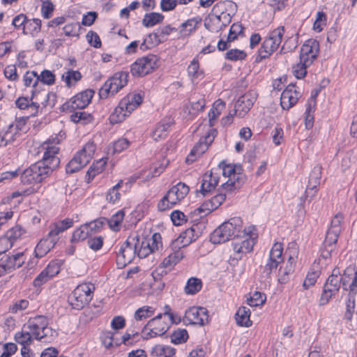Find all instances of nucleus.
<instances>
[{"label":"nucleus","mask_w":357,"mask_h":357,"mask_svg":"<svg viewBox=\"0 0 357 357\" xmlns=\"http://www.w3.org/2000/svg\"><path fill=\"white\" fill-rule=\"evenodd\" d=\"M296 259L289 256L284 267L281 266L278 271V282L280 284H285L289 280V275L294 271Z\"/></svg>","instance_id":"28"},{"label":"nucleus","mask_w":357,"mask_h":357,"mask_svg":"<svg viewBox=\"0 0 357 357\" xmlns=\"http://www.w3.org/2000/svg\"><path fill=\"white\" fill-rule=\"evenodd\" d=\"M173 123L174 121L171 117H166L161 120L152 132V137L154 140L158 141L166 137L169 129Z\"/></svg>","instance_id":"25"},{"label":"nucleus","mask_w":357,"mask_h":357,"mask_svg":"<svg viewBox=\"0 0 357 357\" xmlns=\"http://www.w3.org/2000/svg\"><path fill=\"white\" fill-rule=\"evenodd\" d=\"M189 187L182 182L172 186L158 202V210L164 211L173 207L185 197L189 192Z\"/></svg>","instance_id":"6"},{"label":"nucleus","mask_w":357,"mask_h":357,"mask_svg":"<svg viewBox=\"0 0 357 357\" xmlns=\"http://www.w3.org/2000/svg\"><path fill=\"white\" fill-rule=\"evenodd\" d=\"M176 31V28L167 25L162 28H159L156 31L149 33V38L152 40V36H154L155 45H159L167 40V36L170 35L172 32Z\"/></svg>","instance_id":"29"},{"label":"nucleus","mask_w":357,"mask_h":357,"mask_svg":"<svg viewBox=\"0 0 357 357\" xmlns=\"http://www.w3.org/2000/svg\"><path fill=\"white\" fill-rule=\"evenodd\" d=\"M164 17V15L159 13H146L142 20V24L145 27H152L155 24L162 22Z\"/></svg>","instance_id":"42"},{"label":"nucleus","mask_w":357,"mask_h":357,"mask_svg":"<svg viewBox=\"0 0 357 357\" xmlns=\"http://www.w3.org/2000/svg\"><path fill=\"white\" fill-rule=\"evenodd\" d=\"M197 237L198 234L195 228L190 227L181 232L178 238L172 242V245L174 248L177 246H180L181 248H184L195 241Z\"/></svg>","instance_id":"22"},{"label":"nucleus","mask_w":357,"mask_h":357,"mask_svg":"<svg viewBox=\"0 0 357 357\" xmlns=\"http://www.w3.org/2000/svg\"><path fill=\"white\" fill-rule=\"evenodd\" d=\"M124 211L120 210L114 214L108 220L109 227L114 231L120 230V225L124 218Z\"/></svg>","instance_id":"48"},{"label":"nucleus","mask_w":357,"mask_h":357,"mask_svg":"<svg viewBox=\"0 0 357 357\" xmlns=\"http://www.w3.org/2000/svg\"><path fill=\"white\" fill-rule=\"evenodd\" d=\"M209 321L208 312L204 307L192 306L186 310L183 318V322L185 325L204 326Z\"/></svg>","instance_id":"12"},{"label":"nucleus","mask_w":357,"mask_h":357,"mask_svg":"<svg viewBox=\"0 0 357 357\" xmlns=\"http://www.w3.org/2000/svg\"><path fill=\"white\" fill-rule=\"evenodd\" d=\"M327 17L324 12L319 11L317 13V17L313 24V29L317 32L323 30L324 26L326 25Z\"/></svg>","instance_id":"59"},{"label":"nucleus","mask_w":357,"mask_h":357,"mask_svg":"<svg viewBox=\"0 0 357 357\" xmlns=\"http://www.w3.org/2000/svg\"><path fill=\"white\" fill-rule=\"evenodd\" d=\"M91 236V233L89 232V229L86 225H81L79 228L74 231L71 238V242L75 243L84 241Z\"/></svg>","instance_id":"46"},{"label":"nucleus","mask_w":357,"mask_h":357,"mask_svg":"<svg viewBox=\"0 0 357 357\" xmlns=\"http://www.w3.org/2000/svg\"><path fill=\"white\" fill-rule=\"evenodd\" d=\"M58 335V333L56 330L53 329L51 327H46L43 329L42 333H40L41 339H37L38 340L45 342H50Z\"/></svg>","instance_id":"57"},{"label":"nucleus","mask_w":357,"mask_h":357,"mask_svg":"<svg viewBox=\"0 0 357 357\" xmlns=\"http://www.w3.org/2000/svg\"><path fill=\"white\" fill-rule=\"evenodd\" d=\"M128 73L126 72L116 73L108 79L100 88L99 96L100 98H107L109 95H114L123 88L128 83Z\"/></svg>","instance_id":"8"},{"label":"nucleus","mask_w":357,"mask_h":357,"mask_svg":"<svg viewBox=\"0 0 357 357\" xmlns=\"http://www.w3.org/2000/svg\"><path fill=\"white\" fill-rule=\"evenodd\" d=\"M319 52V43L315 39H309L302 45L299 57L313 61L317 59Z\"/></svg>","instance_id":"21"},{"label":"nucleus","mask_w":357,"mask_h":357,"mask_svg":"<svg viewBox=\"0 0 357 357\" xmlns=\"http://www.w3.org/2000/svg\"><path fill=\"white\" fill-rule=\"evenodd\" d=\"M247 54L238 49H231L225 54V59L231 61H243L245 59Z\"/></svg>","instance_id":"55"},{"label":"nucleus","mask_w":357,"mask_h":357,"mask_svg":"<svg viewBox=\"0 0 357 357\" xmlns=\"http://www.w3.org/2000/svg\"><path fill=\"white\" fill-rule=\"evenodd\" d=\"M341 285H342V282L338 280L337 277L329 276L324 284L319 298V305H325L331 298H335L338 294Z\"/></svg>","instance_id":"15"},{"label":"nucleus","mask_w":357,"mask_h":357,"mask_svg":"<svg viewBox=\"0 0 357 357\" xmlns=\"http://www.w3.org/2000/svg\"><path fill=\"white\" fill-rule=\"evenodd\" d=\"M59 143L57 137L49 139L43 144V149L45 150L43 157L39 162L43 163V166L52 172L60 164L59 157L60 149L56 146Z\"/></svg>","instance_id":"7"},{"label":"nucleus","mask_w":357,"mask_h":357,"mask_svg":"<svg viewBox=\"0 0 357 357\" xmlns=\"http://www.w3.org/2000/svg\"><path fill=\"white\" fill-rule=\"evenodd\" d=\"M202 287V282L197 278H190L188 280L184 288L185 293L188 295H194L199 292Z\"/></svg>","instance_id":"41"},{"label":"nucleus","mask_w":357,"mask_h":357,"mask_svg":"<svg viewBox=\"0 0 357 357\" xmlns=\"http://www.w3.org/2000/svg\"><path fill=\"white\" fill-rule=\"evenodd\" d=\"M56 244L55 238H51L48 236L42 238L34 250L35 257L41 258L47 255Z\"/></svg>","instance_id":"24"},{"label":"nucleus","mask_w":357,"mask_h":357,"mask_svg":"<svg viewBox=\"0 0 357 357\" xmlns=\"http://www.w3.org/2000/svg\"><path fill=\"white\" fill-rule=\"evenodd\" d=\"M162 314H159L147 322L142 329L144 339L161 336L169 330L170 324L162 320Z\"/></svg>","instance_id":"11"},{"label":"nucleus","mask_w":357,"mask_h":357,"mask_svg":"<svg viewBox=\"0 0 357 357\" xmlns=\"http://www.w3.org/2000/svg\"><path fill=\"white\" fill-rule=\"evenodd\" d=\"M204 26L211 32H218L222 29L220 22V17L218 15L211 14H208L205 18Z\"/></svg>","instance_id":"40"},{"label":"nucleus","mask_w":357,"mask_h":357,"mask_svg":"<svg viewBox=\"0 0 357 357\" xmlns=\"http://www.w3.org/2000/svg\"><path fill=\"white\" fill-rule=\"evenodd\" d=\"M207 145L203 142V139H200L193 149L191 150L190 154L186 158V162L190 163L195 160L196 156L202 155L207 149Z\"/></svg>","instance_id":"39"},{"label":"nucleus","mask_w":357,"mask_h":357,"mask_svg":"<svg viewBox=\"0 0 357 357\" xmlns=\"http://www.w3.org/2000/svg\"><path fill=\"white\" fill-rule=\"evenodd\" d=\"M175 355V349L162 344L155 345L151 350V356L155 357H172Z\"/></svg>","instance_id":"37"},{"label":"nucleus","mask_w":357,"mask_h":357,"mask_svg":"<svg viewBox=\"0 0 357 357\" xmlns=\"http://www.w3.org/2000/svg\"><path fill=\"white\" fill-rule=\"evenodd\" d=\"M243 26L238 23H234L231 25L228 34V42L234 41L238 36L243 33Z\"/></svg>","instance_id":"63"},{"label":"nucleus","mask_w":357,"mask_h":357,"mask_svg":"<svg viewBox=\"0 0 357 357\" xmlns=\"http://www.w3.org/2000/svg\"><path fill=\"white\" fill-rule=\"evenodd\" d=\"M158 57L152 54L137 59L130 66V73L134 77H144L152 73L158 66Z\"/></svg>","instance_id":"10"},{"label":"nucleus","mask_w":357,"mask_h":357,"mask_svg":"<svg viewBox=\"0 0 357 357\" xmlns=\"http://www.w3.org/2000/svg\"><path fill=\"white\" fill-rule=\"evenodd\" d=\"M139 236H130L126 241L115 246L116 264L119 268H123L132 262L137 252Z\"/></svg>","instance_id":"3"},{"label":"nucleus","mask_w":357,"mask_h":357,"mask_svg":"<svg viewBox=\"0 0 357 357\" xmlns=\"http://www.w3.org/2000/svg\"><path fill=\"white\" fill-rule=\"evenodd\" d=\"M301 96L296 89L294 84H289L282 91L280 97V105L283 109H289L294 106Z\"/></svg>","instance_id":"18"},{"label":"nucleus","mask_w":357,"mask_h":357,"mask_svg":"<svg viewBox=\"0 0 357 357\" xmlns=\"http://www.w3.org/2000/svg\"><path fill=\"white\" fill-rule=\"evenodd\" d=\"M246 229H243V220L240 217L230 218L216 228L211 234L210 241L213 244H220L231 239L245 236Z\"/></svg>","instance_id":"1"},{"label":"nucleus","mask_w":357,"mask_h":357,"mask_svg":"<svg viewBox=\"0 0 357 357\" xmlns=\"http://www.w3.org/2000/svg\"><path fill=\"white\" fill-rule=\"evenodd\" d=\"M89 162L87 159L81 155L79 152L68 162L66 166V172L67 174H73L84 167H85Z\"/></svg>","instance_id":"26"},{"label":"nucleus","mask_w":357,"mask_h":357,"mask_svg":"<svg viewBox=\"0 0 357 357\" xmlns=\"http://www.w3.org/2000/svg\"><path fill=\"white\" fill-rule=\"evenodd\" d=\"M188 74L192 82L204 78V72L199 69V61L196 58H194L188 66Z\"/></svg>","instance_id":"34"},{"label":"nucleus","mask_w":357,"mask_h":357,"mask_svg":"<svg viewBox=\"0 0 357 357\" xmlns=\"http://www.w3.org/2000/svg\"><path fill=\"white\" fill-rule=\"evenodd\" d=\"M61 78L66 82V85L70 87L73 82L75 83L82 79V75L78 70H69L62 75Z\"/></svg>","instance_id":"50"},{"label":"nucleus","mask_w":357,"mask_h":357,"mask_svg":"<svg viewBox=\"0 0 357 357\" xmlns=\"http://www.w3.org/2000/svg\"><path fill=\"white\" fill-rule=\"evenodd\" d=\"M106 164L107 162L103 158L93 162L86 172V181L89 183L97 174L101 173L104 170Z\"/></svg>","instance_id":"35"},{"label":"nucleus","mask_w":357,"mask_h":357,"mask_svg":"<svg viewBox=\"0 0 357 357\" xmlns=\"http://www.w3.org/2000/svg\"><path fill=\"white\" fill-rule=\"evenodd\" d=\"M341 216L336 215L331 222L325 239L320 248L321 257L329 259L332 253L335 250L339 235L341 232Z\"/></svg>","instance_id":"2"},{"label":"nucleus","mask_w":357,"mask_h":357,"mask_svg":"<svg viewBox=\"0 0 357 357\" xmlns=\"http://www.w3.org/2000/svg\"><path fill=\"white\" fill-rule=\"evenodd\" d=\"M128 102L126 100H121L118 106H116L114 110V112L109 116V121L112 124L118 123L122 122L126 116L129 115L128 109Z\"/></svg>","instance_id":"23"},{"label":"nucleus","mask_w":357,"mask_h":357,"mask_svg":"<svg viewBox=\"0 0 357 357\" xmlns=\"http://www.w3.org/2000/svg\"><path fill=\"white\" fill-rule=\"evenodd\" d=\"M41 29V20L38 18L26 19L25 26L23 30L24 34L35 36L40 32Z\"/></svg>","instance_id":"38"},{"label":"nucleus","mask_w":357,"mask_h":357,"mask_svg":"<svg viewBox=\"0 0 357 357\" xmlns=\"http://www.w3.org/2000/svg\"><path fill=\"white\" fill-rule=\"evenodd\" d=\"M40 96L41 97H43L45 100L44 102H42V104L44 107L50 106L51 108H52L56 103V95L55 93L50 92L46 93L45 91L42 93H38V94L36 93V89L32 91V98L36 97V99H38V96Z\"/></svg>","instance_id":"43"},{"label":"nucleus","mask_w":357,"mask_h":357,"mask_svg":"<svg viewBox=\"0 0 357 357\" xmlns=\"http://www.w3.org/2000/svg\"><path fill=\"white\" fill-rule=\"evenodd\" d=\"M321 170L322 167L320 165H316L312 169L308 180L307 185L312 189L316 188L320 184V180L321 178Z\"/></svg>","instance_id":"45"},{"label":"nucleus","mask_w":357,"mask_h":357,"mask_svg":"<svg viewBox=\"0 0 357 357\" xmlns=\"http://www.w3.org/2000/svg\"><path fill=\"white\" fill-rule=\"evenodd\" d=\"M70 120L75 123L86 124L92 121L93 116L86 112L78 111L70 115Z\"/></svg>","instance_id":"47"},{"label":"nucleus","mask_w":357,"mask_h":357,"mask_svg":"<svg viewBox=\"0 0 357 357\" xmlns=\"http://www.w3.org/2000/svg\"><path fill=\"white\" fill-rule=\"evenodd\" d=\"M256 94L246 93L236 100L234 105V113L239 118H243L250 111L256 100Z\"/></svg>","instance_id":"17"},{"label":"nucleus","mask_w":357,"mask_h":357,"mask_svg":"<svg viewBox=\"0 0 357 357\" xmlns=\"http://www.w3.org/2000/svg\"><path fill=\"white\" fill-rule=\"evenodd\" d=\"M225 105V103L220 100L215 101L213 104V107L208 112V121L211 127L214 126L215 120L221 114L220 109L223 108Z\"/></svg>","instance_id":"44"},{"label":"nucleus","mask_w":357,"mask_h":357,"mask_svg":"<svg viewBox=\"0 0 357 357\" xmlns=\"http://www.w3.org/2000/svg\"><path fill=\"white\" fill-rule=\"evenodd\" d=\"M219 178L213 175L211 172L209 175H205L203 178V181L201 185L200 192L204 195L210 192L212 190L215 189L218 185Z\"/></svg>","instance_id":"31"},{"label":"nucleus","mask_w":357,"mask_h":357,"mask_svg":"<svg viewBox=\"0 0 357 357\" xmlns=\"http://www.w3.org/2000/svg\"><path fill=\"white\" fill-rule=\"evenodd\" d=\"M250 310L245 306L240 307L236 313V321L241 326L249 327L252 324L250 319Z\"/></svg>","instance_id":"33"},{"label":"nucleus","mask_w":357,"mask_h":357,"mask_svg":"<svg viewBox=\"0 0 357 357\" xmlns=\"http://www.w3.org/2000/svg\"><path fill=\"white\" fill-rule=\"evenodd\" d=\"M218 168L222 170V175L225 177L231 178L233 176L232 180L236 179L237 176L240 174L239 171L241 170V165L227 164L224 160L219 163Z\"/></svg>","instance_id":"32"},{"label":"nucleus","mask_w":357,"mask_h":357,"mask_svg":"<svg viewBox=\"0 0 357 357\" xmlns=\"http://www.w3.org/2000/svg\"><path fill=\"white\" fill-rule=\"evenodd\" d=\"M31 333L30 331L17 332L15 335V340L18 344H22V347L29 346L32 342Z\"/></svg>","instance_id":"52"},{"label":"nucleus","mask_w":357,"mask_h":357,"mask_svg":"<svg viewBox=\"0 0 357 357\" xmlns=\"http://www.w3.org/2000/svg\"><path fill=\"white\" fill-rule=\"evenodd\" d=\"M60 261L59 260H52L44 269L48 273V276L52 279L60 272Z\"/></svg>","instance_id":"64"},{"label":"nucleus","mask_w":357,"mask_h":357,"mask_svg":"<svg viewBox=\"0 0 357 357\" xmlns=\"http://www.w3.org/2000/svg\"><path fill=\"white\" fill-rule=\"evenodd\" d=\"M52 172L43 166V163L37 162L25 169L21 173V181L23 184H35L43 181Z\"/></svg>","instance_id":"9"},{"label":"nucleus","mask_w":357,"mask_h":357,"mask_svg":"<svg viewBox=\"0 0 357 357\" xmlns=\"http://www.w3.org/2000/svg\"><path fill=\"white\" fill-rule=\"evenodd\" d=\"M25 260L26 258L23 252L3 255L0 259V277L20 268L24 264Z\"/></svg>","instance_id":"13"},{"label":"nucleus","mask_w":357,"mask_h":357,"mask_svg":"<svg viewBox=\"0 0 357 357\" xmlns=\"http://www.w3.org/2000/svg\"><path fill=\"white\" fill-rule=\"evenodd\" d=\"M49 322L46 317L38 315L30 318L24 327H26L34 336V338L41 339L40 331H42L45 327L48 326Z\"/></svg>","instance_id":"20"},{"label":"nucleus","mask_w":357,"mask_h":357,"mask_svg":"<svg viewBox=\"0 0 357 357\" xmlns=\"http://www.w3.org/2000/svg\"><path fill=\"white\" fill-rule=\"evenodd\" d=\"M312 64L311 60L299 57V62L292 66V73L297 79L306 76L307 68Z\"/></svg>","instance_id":"30"},{"label":"nucleus","mask_w":357,"mask_h":357,"mask_svg":"<svg viewBox=\"0 0 357 357\" xmlns=\"http://www.w3.org/2000/svg\"><path fill=\"white\" fill-rule=\"evenodd\" d=\"M123 181H120L117 184L113 186L107 195V199L112 203H115L120 199L121 194L119 189L121 187Z\"/></svg>","instance_id":"58"},{"label":"nucleus","mask_w":357,"mask_h":357,"mask_svg":"<svg viewBox=\"0 0 357 357\" xmlns=\"http://www.w3.org/2000/svg\"><path fill=\"white\" fill-rule=\"evenodd\" d=\"M23 233L24 231L22 228L20 226L17 225L7 231L5 235L9 240H10L12 243L14 244V243L22 236Z\"/></svg>","instance_id":"62"},{"label":"nucleus","mask_w":357,"mask_h":357,"mask_svg":"<svg viewBox=\"0 0 357 357\" xmlns=\"http://www.w3.org/2000/svg\"><path fill=\"white\" fill-rule=\"evenodd\" d=\"M154 311L153 307L151 306H143L135 311V319L140 321L151 317L153 315Z\"/></svg>","instance_id":"53"},{"label":"nucleus","mask_w":357,"mask_h":357,"mask_svg":"<svg viewBox=\"0 0 357 357\" xmlns=\"http://www.w3.org/2000/svg\"><path fill=\"white\" fill-rule=\"evenodd\" d=\"M122 100H126L128 102V114H130L142 102V98L139 93L129 94L124 97Z\"/></svg>","instance_id":"49"},{"label":"nucleus","mask_w":357,"mask_h":357,"mask_svg":"<svg viewBox=\"0 0 357 357\" xmlns=\"http://www.w3.org/2000/svg\"><path fill=\"white\" fill-rule=\"evenodd\" d=\"M172 252H170L167 257H165L162 262V266L164 268L171 269L174 265L179 262L183 257V253L181 250L180 246L174 248L172 245Z\"/></svg>","instance_id":"27"},{"label":"nucleus","mask_w":357,"mask_h":357,"mask_svg":"<svg viewBox=\"0 0 357 357\" xmlns=\"http://www.w3.org/2000/svg\"><path fill=\"white\" fill-rule=\"evenodd\" d=\"M171 342L175 344H181L188 338V331L185 329L178 328L171 335Z\"/></svg>","instance_id":"51"},{"label":"nucleus","mask_w":357,"mask_h":357,"mask_svg":"<svg viewBox=\"0 0 357 357\" xmlns=\"http://www.w3.org/2000/svg\"><path fill=\"white\" fill-rule=\"evenodd\" d=\"M255 243V241L251 231L245 230V236L236 238L233 243V248L237 254L248 253L252 250Z\"/></svg>","instance_id":"19"},{"label":"nucleus","mask_w":357,"mask_h":357,"mask_svg":"<svg viewBox=\"0 0 357 357\" xmlns=\"http://www.w3.org/2000/svg\"><path fill=\"white\" fill-rule=\"evenodd\" d=\"M94 95V91L86 89L73 97L69 102H66L61 106L62 112L71 111V109H84L91 102Z\"/></svg>","instance_id":"14"},{"label":"nucleus","mask_w":357,"mask_h":357,"mask_svg":"<svg viewBox=\"0 0 357 357\" xmlns=\"http://www.w3.org/2000/svg\"><path fill=\"white\" fill-rule=\"evenodd\" d=\"M284 33V26H280L270 33L258 50V55L255 58L256 63H259L263 59L268 58L278 50L282 43Z\"/></svg>","instance_id":"4"},{"label":"nucleus","mask_w":357,"mask_h":357,"mask_svg":"<svg viewBox=\"0 0 357 357\" xmlns=\"http://www.w3.org/2000/svg\"><path fill=\"white\" fill-rule=\"evenodd\" d=\"M26 86H29L33 83V87L36 88L39 82L38 75L36 71H27L23 77Z\"/></svg>","instance_id":"60"},{"label":"nucleus","mask_w":357,"mask_h":357,"mask_svg":"<svg viewBox=\"0 0 357 357\" xmlns=\"http://www.w3.org/2000/svg\"><path fill=\"white\" fill-rule=\"evenodd\" d=\"M94 290L92 283L80 284L68 296V302L73 309L82 310L92 300Z\"/></svg>","instance_id":"5"},{"label":"nucleus","mask_w":357,"mask_h":357,"mask_svg":"<svg viewBox=\"0 0 357 357\" xmlns=\"http://www.w3.org/2000/svg\"><path fill=\"white\" fill-rule=\"evenodd\" d=\"M283 248L281 243H275L270 252L269 259L264 266V273L269 276L273 271L276 270L278 265L283 261L282 259Z\"/></svg>","instance_id":"16"},{"label":"nucleus","mask_w":357,"mask_h":357,"mask_svg":"<svg viewBox=\"0 0 357 357\" xmlns=\"http://www.w3.org/2000/svg\"><path fill=\"white\" fill-rule=\"evenodd\" d=\"M201 22L202 18L199 16L188 20L181 25V34L183 36L190 35L196 30L197 25Z\"/></svg>","instance_id":"36"},{"label":"nucleus","mask_w":357,"mask_h":357,"mask_svg":"<svg viewBox=\"0 0 357 357\" xmlns=\"http://www.w3.org/2000/svg\"><path fill=\"white\" fill-rule=\"evenodd\" d=\"M266 300V296L264 294L259 291H255L252 296L248 299V304L252 307H257L263 305Z\"/></svg>","instance_id":"56"},{"label":"nucleus","mask_w":357,"mask_h":357,"mask_svg":"<svg viewBox=\"0 0 357 357\" xmlns=\"http://www.w3.org/2000/svg\"><path fill=\"white\" fill-rule=\"evenodd\" d=\"M240 176H238L236 180H232L231 178H229L227 181L224 183L222 185V190L226 192H232L234 190L239 188L241 187V183L239 181Z\"/></svg>","instance_id":"61"},{"label":"nucleus","mask_w":357,"mask_h":357,"mask_svg":"<svg viewBox=\"0 0 357 357\" xmlns=\"http://www.w3.org/2000/svg\"><path fill=\"white\" fill-rule=\"evenodd\" d=\"M233 2L231 1H221L216 3L212 8L210 14L215 15H220L227 13V6H232Z\"/></svg>","instance_id":"54"}]
</instances>
